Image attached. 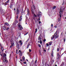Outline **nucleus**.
<instances>
[{
    "mask_svg": "<svg viewBox=\"0 0 66 66\" xmlns=\"http://www.w3.org/2000/svg\"><path fill=\"white\" fill-rule=\"evenodd\" d=\"M37 31V29L36 28V31L35 32V33H36V32Z\"/></svg>",
    "mask_w": 66,
    "mask_h": 66,
    "instance_id": "30",
    "label": "nucleus"
},
{
    "mask_svg": "<svg viewBox=\"0 0 66 66\" xmlns=\"http://www.w3.org/2000/svg\"><path fill=\"white\" fill-rule=\"evenodd\" d=\"M40 39H42L41 38V37H38V40H40Z\"/></svg>",
    "mask_w": 66,
    "mask_h": 66,
    "instance_id": "26",
    "label": "nucleus"
},
{
    "mask_svg": "<svg viewBox=\"0 0 66 66\" xmlns=\"http://www.w3.org/2000/svg\"><path fill=\"white\" fill-rule=\"evenodd\" d=\"M31 9H32L31 11L32 12V14H33L34 15V10H33V9H32L33 7H32Z\"/></svg>",
    "mask_w": 66,
    "mask_h": 66,
    "instance_id": "9",
    "label": "nucleus"
},
{
    "mask_svg": "<svg viewBox=\"0 0 66 66\" xmlns=\"http://www.w3.org/2000/svg\"><path fill=\"white\" fill-rule=\"evenodd\" d=\"M18 26L19 27V28L20 30H21L22 29H23L22 27V26H21V25L19 24Z\"/></svg>",
    "mask_w": 66,
    "mask_h": 66,
    "instance_id": "2",
    "label": "nucleus"
},
{
    "mask_svg": "<svg viewBox=\"0 0 66 66\" xmlns=\"http://www.w3.org/2000/svg\"><path fill=\"white\" fill-rule=\"evenodd\" d=\"M61 18H59L58 19V21H61Z\"/></svg>",
    "mask_w": 66,
    "mask_h": 66,
    "instance_id": "22",
    "label": "nucleus"
},
{
    "mask_svg": "<svg viewBox=\"0 0 66 66\" xmlns=\"http://www.w3.org/2000/svg\"><path fill=\"white\" fill-rule=\"evenodd\" d=\"M27 11V15H29L30 12L29 11V9L28 8Z\"/></svg>",
    "mask_w": 66,
    "mask_h": 66,
    "instance_id": "8",
    "label": "nucleus"
},
{
    "mask_svg": "<svg viewBox=\"0 0 66 66\" xmlns=\"http://www.w3.org/2000/svg\"><path fill=\"white\" fill-rule=\"evenodd\" d=\"M46 50H44V51L46 52Z\"/></svg>",
    "mask_w": 66,
    "mask_h": 66,
    "instance_id": "62",
    "label": "nucleus"
},
{
    "mask_svg": "<svg viewBox=\"0 0 66 66\" xmlns=\"http://www.w3.org/2000/svg\"><path fill=\"white\" fill-rule=\"evenodd\" d=\"M4 30H6V27H4Z\"/></svg>",
    "mask_w": 66,
    "mask_h": 66,
    "instance_id": "33",
    "label": "nucleus"
},
{
    "mask_svg": "<svg viewBox=\"0 0 66 66\" xmlns=\"http://www.w3.org/2000/svg\"><path fill=\"white\" fill-rule=\"evenodd\" d=\"M52 44V42H51L49 43V45L50 46L51 45V44Z\"/></svg>",
    "mask_w": 66,
    "mask_h": 66,
    "instance_id": "19",
    "label": "nucleus"
},
{
    "mask_svg": "<svg viewBox=\"0 0 66 66\" xmlns=\"http://www.w3.org/2000/svg\"><path fill=\"white\" fill-rule=\"evenodd\" d=\"M53 52L52 51L51 54V55L52 56H53Z\"/></svg>",
    "mask_w": 66,
    "mask_h": 66,
    "instance_id": "20",
    "label": "nucleus"
},
{
    "mask_svg": "<svg viewBox=\"0 0 66 66\" xmlns=\"http://www.w3.org/2000/svg\"><path fill=\"white\" fill-rule=\"evenodd\" d=\"M13 6V5H12V4H11L10 5V6Z\"/></svg>",
    "mask_w": 66,
    "mask_h": 66,
    "instance_id": "46",
    "label": "nucleus"
},
{
    "mask_svg": "<svg viewBox=\"0 0 66 66\" xmlns=\"http://www.w3.org/2000/svg\"><path fill=\"white\" fill-rule=\"evenodd\" d=\"M63 54H64V53H63L61 55V56H62V55Z\"/></svg>",
    "mask_w": 66,
    "mask_h": 66,
    "instance_id": "63",
    "label": "nucleus"
},
{
    "mask_svg": "<svg viewBox=\"0 0 66 66\" xmlns=\"http://www.w3.org/2000/svg\"><path fill=\"white\" fill-rule=\"evenodd\" d=\"M29 38H28L27 40L26 41V43H27L29 41Z\"/></svg>",
    "mask_w": 66,
    "mask_h": 66,
    "instance_id": "35",
    "label": "nucleus"
},
{
    "mask_svg": "<svg viewBox=\"0 0 66 66\" xmlns=\"http://www.w3.org/2000/svg\"><path fill=\"white\" fill-rule=\"evenodd\" d=\"M57 31H56L55 34H55H55H57Z\"/></svg>",
    "mask_w": 66,
    "mask_h": 66,
    "instance_id": "44",
    "label": "nucleus"
},
{
    "mask_svg": "<svg viewBox=\"0 0 66 66\" xmlns=\"http://www.w3.org/2000/svg\"><path fill=\"white\" fill-rule=\"evenodd\" d=\"M57 55L58 57V59H59V57L60 56V53H57Z\"/></svg>",
    "mask_w": 66,
    "mask_h": 66,
    "instance_id": "14",
    "label": "nucleus"
},
{
    "mask_svg": "<svg viewBox=\"0 0 66 66\" xmlns=\"http://www.w3.org/2000/svg\"><path fill=\"white\" fill-rule=\"evenodd\" d=\"M7 62H8V61H7V60H5V63H7Z\"/></svg>",
    "mask_w": 66,
    "mask_h": 66,
    "instance_id": "17",
    "label": "nucleus"
},
{
    "mask_svg": "<svg viewBox=\"0 0 66 66\" xmlns=\"http://www.w3.org/2000/svg\"><path fill=\"white\" fill-rule=\"evenodd\" d=\"M23 63L24 64H27V62H23Z\"/></svg>",
    "mask_w": 66,
    "mask_h": 66,
    "instance_id": "42",
    "label": "nucleus"
},
{
    "mask_svg": "<svg viewBox=\"0 0 66 66\" xmlns=\"http://www.w3.org/2000/svg\"><path fill=\"white\" fill-rule=\"evenodd\" d=\"M64 42H65V38H63Z\"/></svg>",
    "mask_w": 66,
    "mask_h": 66,
    "instance_id": "34",
    "label": "nucleus"
},
{
    "mask_svg": "<svg viewBox=\"0 0 66 66\" xmlns=\"http://www.w3.org/2000/svg\"><path fill=\"white\" fill-rule=\"evenodd\" d=\"M60 50V49L59 48H57V51H59Z\"/></svg>",
    "mask_w": 66,
    "mask_h": 66,
    "instance_id": "32",
    "label": "nucleus"
},
{
    "mask_svg": "<svg viewBox=\"0 0 66 66\" xmlns=\"http://www.w3.org/2000/svg\"><path fill=\"white\" fill-rule=\"evenodd\" d=\"M51 26L52 27H53V24H52L51 25Z\"/></svg>",
    "mask_w": 66,
    "mask_h": 66,
    "instance_id": "45",
    "label": "nucleus"
},
{
    "mask_svg": "<svg viewBox=\"0 0 66 66\" xmlns=\"http://www.w3.org/2000/svg\"><path fill=\"white\" fill-rule=\"evenodd\" d=\"M38 17H40L41 16V14H39L38 15Z\"/></svg>",
    "mask_w": 66,
    "mask_h": 66,
    "instance_id": "25",
    "label": "nucleus"
},
{
    "mask_svg": "<svg viewBox=\"0 0 66 66\" xmlns=\"http://www.w3.org/2000/svg\"><path fill=\"white\" fill-rule=\"evenodd\" d=\"M25 59V58L24 57H22V60H24Z\"/></svg>",
    "mask_w": 66,
    "mask_h": 66,
    "instance_id": "27",
    "label": "nucleus"
},
{
    "mask_svg": "<svg viewBox=\"0 0 66 66\" xmlns=\"http://www.w3.org/2000/svg\"><path fill=\"white\" fill-rule=\"evenodd\" d=\"M19 11L18 9H17L16 11V14L17 15L19 14Z\"/></svg>",
    "mask_w": 66,
    "mask_h": 66,
    "instance_id": "3",
    "label": "nucleus"
},
{
    "mask_svg": "<svg viewBox=\"0 0 66 66\" xmlns=\"http://www.w3.org/2000/svg\"><path fill=\"white\" fill-rule=\"evenodd\" d=\"M33 8L34 10H35V6H34V5H33Z\"/></svg>",
    "mask_w": 66,
    "mask_h": 66,
    "instance_id": "31",
    "label": "nucleus"
},
{
    "mask_svg": "<svg viewBox=\"0 0 66 66\" xmlns=\"http://www.w3.org/2000/svg\"><path fill=\"white\" fill-rule=\"evenodd\" d=\"M14 11H15V10H16V9H15V8L14 9Z\"/></svg>",
    "mask_w": 66,
    "mask_h": 66,
    "instance_id": "61",
    "label": "nucleus"
},
{
    "mask_svg": "<svg viewBox=\"0 0 66 66\" xmlns=\"http://www.w3.org/2000/svg\"><path fill=\"white\" fill-rule=\"evenodd\" d=\"M11 45H10V47L11 48H12V47H13V46H14L15 44L14 42L12 43L11 44Z\"/></svg>",
    "mask_w": 66,
    "mask_h": 66,
    "instance_id": "4",
    "label": "nucleus"
},
{
    "mask_svg": "<svg viewBox=\"0 0 66 66\" xmlns=\"http://www.w3.org/2000/svg\"><path fill=\"white\" fill-rule=\"evenodd\" d=\"M64 7H62L60 8V10L61 11H63L64 10Z\"/></svg>",
    "mask_w": 66,
    "mask_h": 66,
    "instance_id": "6",
    "label": "nucleus"
},
{
    "mask_svg": "<svg viewBox=\"0 0 66 66\" xmlns=\"http://www.w3.org/2000/svg\"><path fill=\"white\" fill-rule=\"evenodd\" d=\"M18 16H16V19H18Z\"/></svg>",
    "mask_w": 66,
    "mask_h": 66,
    "instance_id": "47",
    "label": "nucleus"
},
{
    "mask_svg": "<svg viewBox=\"0 0 66 66\" xmlns=\"http://www.w3.org/2000/svg\"><path fill=\"white\" fill-rule=\"evenodd\" d=\"M28 34V32H27V33H26L24 35H27V34Z\"/></svg>",
    "mask_w": 66,
    "mask_h": 66,
    "instance_id": "39",
    "label": "nucleus"
},
{
    "mask_svg": "<svg viewBox=\"0 0 66 66\" xmlns=\"http://www.w3.org/2000/svg\"><path fill=\"white\" fill-rule=\"evenodd\" d=\"M6 56V55L5 54H4V56H3V57H4V56Z\"/></svg>",
    "mask_w": 66,
    "mask_h": 66,
    "instance_id": "23",
    "label": "nucleus"
},
{
    "mask_svg": "<svg viewBox=\"0 0 66 66\" xmlns=\"http://www.w3.org/2000/svg\"><path fill=\"white\" fill-rule=\"evenodd\" d=\"M22 54V52H21L19 54V55L20 56H21Z\"/></svg>",
    "mask_w": 66,
    "mask_h": 66,
    "instance_id": "13",
    "label": "nucleus"
},
{
    "mask_svg": "<svg viewBox=\"0 0 66 66\" xmlns=\"http://www.w3.org/2000/svg\"><path fill=\"white\" fill-rule=\"evenodd\" d=\"M37 62V60H36L35 61V63H36Z\"/></svg>",
    "mask_w": 66,
    "mask_h": 66,
    "instance_id": "53",
    "label": "nucleus"
},
{
    "mask_svg": "<svg viewBox=\"0 0 66 66\" xmlns=\"http://www.w3.org/2000/svg\"><path fill=\"white\" fill-rule=\"evenodd\" d=\"M16 22L18 23V21H16Z\"/></svg>",
    "mask_w": 66,
    "mask_h": 66,
    "instance_id": "56",
    "label": "nucleus"
},
{
    "mask_svg": "<svg viewBox=\"0 0 66 66\" xmlns=\"http://www.w3.org/2000/svg\"><path fill=\"white\" fill-rule=\"evenodd\" d=\"M18 52H17V51H16V53H17V54H18Z\"/></svg>",
    "mask_w": 66,
    "mask_h": 66,
    "instance_id": "51",
    "label": "nucleus"
},
{
    "mask_svg": "<svg viewBox=\"0 0 66 66\" xmlns=\"http://www.w3.org/2000/svg\"><path fill=\"white\" fill-rule=\"evenodd\" d=\"M59 37V35L56 34L55 36V38H57L58 37Z\"/></svg>",
    "mask_w": 66,
    "mask_h": 66,
    "instance_id": "10",
    "label": "nucleus"
},
{
    "mask_svg": "<svg viewBox=\"0 0 66 66\" xmlns=\"http://www.w3.org/2000/svg\"><path fill=\"white\" fill-rule=\"evenodd\" d=\"M1 49L2 50V51H3L4 50V49L3 48V47H1Z\"/></svg>",
    "mask_w": 66,
    "mask_h": 66,
    "instance_id": "24",
    "label": "nucleus"
},
{
    "mask_svg": "<svg viewBox=\"0 0 66 66\" xmlns=\"http://www.w3.org/2000/svg\"><path fill=\"white\" fill-rule=\"evenodd\" d=\"M63 12V11H62L61 10H60V12H59V13L60 14H59V16L60 18L62 17V16L61 15H62V12Z\"/></svg>",
    "mask_w": 66,
    "mask_h": 66,
    "instance_id": "1",
    "label": "nucleus"
},
{
    "mask_svg": "<svg viewBox=\"0 0 66 66\" xmlns=\"http://www.w3.org/2000/svg\"><path fill=\"white\" fill-rule=\"evenodd\" d=\"M10 0H8L6 2V3H8V2H9Z\"/></svg>",
    "mask_w": 66,
    "mask_h": 66,
    "instance_id": "41",
    "label": "nucleus"
},
{
    "mask_svg": "<svg viewBox=\"0 0 66 66\" xmlns=\"http://www.w3.org/2000/svg\"><path fill=\"white\" fill-rule=\"evenodd\" d=\"M9 29V28L7 27V29L6 28V30H8Z\"/></svg>",
    "mask_w": 66,
    "mask_h": 66,
    "instance_id": "36",
    "label": "nucleus"
},
{
    "mask_svg": "<svg viewBox=\"0 0 66 66\" xmlns=\"http://www.w3.org/2000/svg\"><path fill=\"white\" fill-rule=\"evenodd\" d=\"M64 62H63L62 64L60 66H64Z\"/></svg>",
    "mask_w": 66,
    "mask_h": 66,
    "instance_id": "18",
    "label": "nucleus"
},
{
    "mask_svg": "<svg viewBox=\"0 0 66 66\" xmlns=\"http://www.w3.org/2000/svg\"><path fill=\"white\" fill-rule=\"evenodd\" d=\"M54 27L55 28H57V26H55Z\"/></svg>",
    "mask_w": 66,
    "mask_h": 66,
    "instance_id": "48",
    "label": "nucleus"
},
{
    "mask_svg": "<svg viewBox=\"0 0 66 66\" xmlns=\"http://www.w3.org/2000/svg\"><path fill=\"white\" fill-rule=\"evenodd\" d=\"M29 46H30V44H28V45L27 46V48H28L29 47Z\"/></svg>",
    "mask_w": 66,
    "mask_h": 66,
    "instance_id": "21",
    "label": "nucleus"
},
{
    "mask_svg": "<svg viewBox=\"0 0 66 66\" xmlns=\"http://www.w3.org/2000/svg\"><path fill=\"white\" fill-rule=\"evenodd\" d=\"M35 17H37V16L35 14Z\"/></svg>",
    "mask_w": 66,
    "mask_h": 66,
    "instance_id": "55",
    "label": "nucleus"
},
{
    "mask_svg": "<svg viewBox=\"0 0 66 66\" xmlns=\"http://www.w3.org/2000/svg\"><path fill=\"white\" fill-rule=\"evenodd\" d=\"M16 47H17L18 48H19V44H17L16 45Z\"/></svg>",
    "mask_w": 66,
    "mask_h": 66,
    "instance_id": "16",
    "label": "nucleus"
},
{
    "mask_svg": "<svg viewBox=\"0 0 66 66\" xmlns=\"http://www.w3.org/2000/svg\"><path fill=\"white\" fill-rule=\"evenodd\" d=\"M38 46H39V47H41V46H40V45L39 44L38 45Z\"/></svg>",
    "mask_w": 66,
    "mask_h": 66,
    "instance_id": "43",
    "label": "nucleus"
},
{
    "mask_svg": "<svg viewBox=\"0 0 66 66\" xmlns=\"http://www.w3.org/2000/svg\"><path fill=\"white\" fill-rule=\"evenodd\" d=\"M20 61H22V59H21L20 60Z\"/></svg>",
    "mask_w": 66,
    "mask_h": 66,
    "instance_id": "57",
    "label": "nucleus"
},
{
    "mask_svg": "<svg viewBox=\"0 0 66 66\" xmlns=\"http://www.w3.org/2000/svg\"><path fill=\"white\" fill-rule=\"evenodd\" d=\"M0 66H3V65L1 64L0 65Z\"/></svg>",
    "mask_w": 66,
    "mask_h": 66,
    "instance_id": "58",
    "label": "nucleus"
},
{
    "mask_svg": "<svg viewBox=\"0 0 66 66\" xmlns=\"http://www.w3.org/2000/svg\"><path fill=\"white\" fill-rule=\"evenodd\" d=\"M20 19L19 20V21H20L21 20H22V16H20Z\"/></svg>",
    "mask_w": 66,
    "mask_h": 66,
    "instance_id": "11",
    "label": "nucleus"
},
{
    "mask_svg": "<svg viewBox=\"0 0 66 66\" xmlns=\"http://www.w3.org/2000/svg\"><path fill=\"white\" fill-rule=\"evenodd\" d=\"M54 36H55V34H54V35H53L52 37H51V40H53V39L54 37Z\"/></svg>",
    "mask_w": 66,
    "mask_h": 66,
    "instance_id": "12",
    "label": "nucleus"
},
{
    "mask_svg": "<svg viewBox=\"0 0 66 66\" xmlns=\"http://www.w3.org/2000/svg\"><path fill=\"white\" fill-rule=\"evenodd\" d=\"M29 52H31V49H29Z\"/></svg>",
    "mask_w": 66,
    "mask_h": 66,
    "instance_id": "37",
    "label": "nucleus"
},
{
    "mask_svg": "<svg viewBox=\"0 0 66 66\" xmlns=\"http://www.w3.org/2000/svg\"><path fill=\"white\" fill-rule=\"evenodd\" d=\"M40 20V17H39V19H38V21H39Z\"/></svg>",
    "mask_w": 66,
    "mask_h": 66,
    "instance_id": "40",
    "label": "nucleus"
},
{
    "mask_svg": "<svg viewBox=\"0 0 66 66\" xmlns=\"http://www.w3.org/2000/svg\"><path fill=\"white\" fill-rule=\"evenodd\" d=\"M19 52H21V51L20 50H19Z\"/></svg>",
    "mask_w": 66,
    "mask_h": 66,
    "instance_id": "49",
    "label": "nucleus"
},
{
    "mask_svg": "<svg viewBox=\"0 0 66 66\" xmlns=\"http://www.w3.org/2000/svg\"><path fill=\"white\" fill-rule=\"evenodd\" d=\"M5 26H9V24L8 23H5Z\"/></svg>",
    "mask_w": 66,
    "mask_h": 66,
    "instance_id": "7",
    "label": "nucleus"
},
{
    "mask_svg": "<svg viewBox=\"0 0 66 66\" xmlns=\"http://www.w3.org/2000/svg\"><path fill=\"white\" fill-rule=\"evenodd\" d=\"M0 47H2V45H1V44L0 43Z\"/></svg>",
    "mask_w": 66,
    "mask_h": 66,
    "instance_id": "50",
    "label": "nucleus"
},
{
    "mask_svg": "<svg viewBox=\"0 0 66 66\" xmlns=\"http://www.w3.org/2000/svg\"><path fill=\"white\" fill-rule=\"evenodd\" d=\"M55 66H57V65H56H56H55Z\"/></svg>",
    "mask_w": 66,
    "mask_h": 66,
    "instance_id": "64",
    "label": "nucleus"
},
{
    "mask_svg": "<svg viewBox=\"0 0 66 66\" xmlns=\"http://www.w3.org/2000/svg\"><path fill=\"white\" fill-rule=\"evenodd\" d=\"M10 7L11 9H12V6H10Z\"/></svg>",
    "mask_w": 66,
    "mask_h": 66,
    "instance_id": "60",
    "label": "nucleus"
},
{
    "mask_svg": "<svg viewBox=\"0 0 66 66\" xmlns=\"http://www.w3.org/2000/svg\"><path fill=\"white\" fill-rule=\"evenodd\" d=\"M39 24H40V23H41V22H40V21H39Z\"/></svg>",
    "mask_w": 66,
    "mask_h": 66,
    "instance_id": "54",
    "label": "nucleus"
},
{
    "mask_svg": "<svg viewBox=\"0 0 66 66\" xmlns=\"http://www.w3.org/2000/svg\"><path fill=\"white\" fill-rule=\"evenodd\" d=\"M52 62H54V60H53L52 61Z\"/></svg>",
    "mask_w": 66,
    "mask_h": 66,
    "instance_id": "52",
    "label": "nucleus"
},
{
    "mask_svg": "<svg viewBox=\"0 0 66 66\" xmlns=\"http://www.w3.org/2000/svg\"><path fill=\"white\" fill-rule=\"evenodd\" d=\"M19 43H20V46H21V45H22V41H21V40H20L19 41Z\"/></svg>",
    "mask_w": 66,
    "mask_h": 66,
    "instance_id": "5",
    "label": "nucleus"
},
{
    "mask_svg": "<svg viewBox=\"0 0 66 66\" xmlns=\"http://www.w3.org/2000/svg\"><path fill=\"white\" fill-rule=\"evenodd\" d=\"M56 6H54L53 7L52 9L53 10H54V9H55L56 8Z\"/></svg>",
    "mask_w": 66,
    "mask_h": 66,
    "instance_id": "15",
    "label": "nucleus"
},
{
    "mask_svg": "<svg viewBox=\"0 0 66 66\" xmlns=\"http://www.w3.org/2000/svg\"><path fill=\"white\" fill-rule=\"evenodd\" d=\"M5 60H6V57H5Z\"/></svg>",
    "mask_w": 66,
    "mask_h": 66,
    "instance_id": "59",
    "label": "nucleus"
},
{
    "mask_svg": "<svg viewBox=\"0 0 66 66\" xmlns=\"http://www.w3.org/2000/svg\"><path fill=\"white\" fill-rule=\"evenodd\" d=\"M46 41V40L45 39H44V40H43V41L44 42H45Z\"/></svg>",
    "mask_w": 66,
    "mask_h": 66,
    "instance_id": "38",
    "label": "nucleus"
},
{
    "mask_svg": "<svg viewBox=\"0 0 66 66\" xmlns=\"http://www.w3.org/2000/svg\"><path fill=\"white\" fill-rule=\"evenodd\" d=\"M40 43L41 44H42V40H40Z\"/></svg>",
    "mask_w": 66,
    "mask_h": 66,
    "instance_id": "28",
    "label": "nucleus"
},
{
    "mask_svg": "<svg viewBox=\"0 0 66 66\" xmlns=\"http://www.w3.org/2000/svg\"><path fill=\"white\" fill-rule=\"evenodd\" d=\"M46 46H47V47H48V46H49V45L48 44V43H47V44H46Z\"/></svg>",
    "mask_w": 66,
    "mask_h": 66,
    "instance_id": "29",
    "label": "nucleus"
}]
</instances>
